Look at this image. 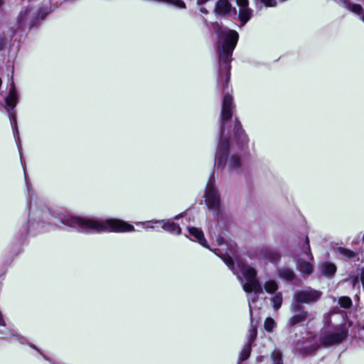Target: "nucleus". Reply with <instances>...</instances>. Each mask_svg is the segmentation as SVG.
<instances>
[{
  "label": "nucleus",
  "mask_w": 364,
  "mask_h": 364,
  "mask_svg": "<svg viewBox=\"0 0 364 364\" xmlns=\"http://www.w3.org/2000/svg\"><path fill=\"white\" fill-rule=\"evenodd\" d=\"M216 33L219 54L217 87L224 92V96L219 119V142L215 153V164L218 168H227L231 173H238L241 168L240 156L235 154L230 156L229 154L230 133L232 132L234 139L240 146L248 143V137L240 122L237 118L232 119L235 105L232 96L230 93L232 89L229 87L232 55L237 43L239 35L235 31L219 26Z\"/></svg>",
  "instance_id": "nucleus-1"
},
{
  "label": "nucleus",
  "mask_w": 364,
  "mask_h": 364,
  "mask_svg": "<svg viewBox=\"0 0 364 364\" xmlns=\"http://www.w3.org/2000/svg\"><path fill=\"white\" fill-rule=\"evenodd\" d=\"M28 196L27 205L29 208L28 225L24 226V233L29 231L41 232L57 225L55 220L63 225L73 228L80 232L94 234L102 232H134V227L124 220L115 218H101L96 217H80L72 214L51 211L46 204L37 197L31 188L25 176Z\"/></svg>",
  "instance_id": "nucleus-2"
},
{
  "label": "nucleus",
  "mask_w": 364,
  "mask_h": 364,
  "mask_svg": "<svg viewBox=\"0 0 364 364\" xmlns=\"http://www.w3.org/2000/svg\"><path fill=\"white\" fill-rule=\"evenodd\" d=\"M187 230L189 235L194 239L192 240L197 241L203 247L209 249L219 256L230 269H234V262L232 257L235 256L237 252V245L232 241H225L223 237H219L217 239L218 247H210L204 237L203 231L195 227H188Z\"/></svg>",
  "instance_id": "nucleus-3"
},
{
  "label": "nucleus",
  "mask_w": 364,
  "mask_h": 364,
  "mask_svg": "<svg viewBox=\"0 0 364 364\" xmlns=\"http://www.w3.org/2000/svg\"><path fill=\"white\" fill-rule=\"evenodd\" d=\"M240 272L236 273L235 268L231 269L236 274L237 279L242 285L244 291L248 295L250 313L252 316L253 304L257 301L259 295L262 293V287L256 276V270L247 264H238Z\"/></svg>",
  "instance_id": "nucleus-4"
},
{
  "label": "nucleus",
  "mask_w": 364,
  "mask_h": 364,
  "mask_svg": "<svg viewBox=\"0 0 364 364\" xmlns=\"http://www.w3.org/2000/svg\"><path fill=\"white\" fill-rule=\"evenodd\" d=\"M299 249L295 250L293 257L297 269L303 274L309 276L314 270L312 264L314 257L311 251L309 237L306 236L304 240H301L299 242Z\"/></svg>",
  "instance_id": "nucleus-5"
},
{
  "label": "nucleus",
  "mask_w": 364,
  "mask_h": 364,
  "mask_svg": "<svg viewBox=\"0 0 364 364\" xmlns=\"http://www.w3.org/2000/svg\"><path fill=\"white\" fill-rule=\"evenodd\" d=\"M204 198L208 208L217 216H220L221 214V199L219 191L215 185L214 173L211 174L207 183Z\"/></svg>",
  "instance_id": "nucleus-6"
},
{
  "label": "nucleus",
  "mask_w": 364,
  "mask_h": 364,
  "mask_svg": "<svg viewBox=\"0 0 364 364\" xmlns=\"http://www.w3.org/2000/svg\"><path fill=\"white\" fill-rule=\"evenodd\" d=\"M18 95L16 90L15 85L12 82L9 89V95L5 98V108L9 114L11 127L14 132V135L16 139L19 152H21V146L18 144V141L19 140V134L17 129V121L16 117L14 112L15 107L18 103Z\"/></svg>",
  "instance_id": "nucleus-7"
},
{
  "label": "nucleus",
  "mask_w": 364,
  "mask_h": 364,
  "mask_svg": "<svg viewBox=\"0 0 364 364\" xmlns=\"http://www.w3.org/2000/svg\"><path fill=\"white\" fill-rule=\"evenodd\" d=\"M48 13V11L41 9L36 16L33 17L31 14L29 8L23 9L17 17L18 28L23 29L26 27H33L37 23L38 18L43 20Z\"/></svg>",
  "instance_id": "nucleus-8"
},
{
  "label": "nucleus",
  "mask_w": 364,
  "mask_h": 364,
  "mask_svg": "<svg viewBox=\"0 0 364 364\" xmlns=\"http://www.w3.org/2000/svg\"><path fill=\"white\" fill-rule=\"evenodd\" d=\"M348 336V329L345 326L333 331L324 332L320 337L322 345L330 346L341 343Z\"/></svg>",
  "instance_id": "nucleus-9"
},
{
  "label": "nucleus",
  "mask_w": 364,
  "mask_h": 364,
  "mask_svg": "<svg viewBox=\"0 0 364 364\" xmlns=\"http://www.w3.org/2000/svg\"><path fill=\"white\" fill-rule=\"evenodd\" d=\"M291 311L294 315L289 318L288 325L294 326L297 324H301L307 321H310L314 317L312 314L304 310L302 304L298 303H292L291 306Z\"/></svg>",
  "instance_id": "nucleus-10"
},
{
  "label": "nucleus",
  "mask_w": 364,
  "mask_h": 364,
  "mask_svg": "<svg viewBox=\"0 0 364 364\" xmlns=\"http://www.w3.org/2000/svg\"><path fill=\"white\" fill-rule=\"evenodd\" d=\"M322 293L320 291L315 290L310 287L298 290L294 294L293 303L298 304H311L317 301L321 296Z\"/></svg>",
  "instance_id": "nucleus-11"
},
{
  "label": "nucleus",
  "mask_w": 364,
  "mask_h": 364,
  "mask_svg": "<svg viewBox=\"0 0 364 364\" xmlns=\"http://www.w3.org/2000/svg\"><path fill=\"white\" fill-rule=\"evenodd\" d=\"M319 345L311 333H307L306 337L299 340L296 346V351L302 355L311 354L318 348Z\"/></svg>",
  "instance_id": "nucleus-12"
},
{
  "label": "nucleus",
  "mask_w": 364,
  "mask_h": 364,
  "mask_svg": "<svg viewBox=\"0 0 364 364\" xmlns=\"http://www.w3.org/2000/svg\"><path fill=\"white\" fill-rule=\"evenodd\" d=\"M186 213H180L176 215L173 219H167V220H159L157 223H159L161 228L172 235H179L181 234V228L180 225L175 223L173 220H178L179 218L184 217Z\"/></svg>",
  "instance_id": "nucleus-13"
},
{
  "label": "nucleus",
  "mask_w": 364,
  "mask_h": 364,
  "mask_svg": "<svg viewBox=\"0 0 364 364\" xmlns=\"http://www.w3.org/2000/svg\"><path fill=\"white\" fill-rule=\"evenodd\" d=\"M240 8L239 18L244 26L252 16V10L248 7V0H236Z\"/></svg>",
  "instance_id": "nucleus-14"
},
{
  "label": "nucleus",
  "mask_w": 364,
  "mask_h": 364,
  "mask_svg": "<svg viewBox=\"0 0 364 364\" xmlns=\"http://www.w3.org/2000/svg\"><path fill=\"white\" fill-rule=\"evenodd\" d=\"M214 12L216 15L226 16L232 13L237 14L235 8H232L230 3L228 0H219L215 5Z\"/></svg>",
  "instance_id": "nucleus-15"
},
{
  "label": "nucleus",
  "mask_w": 364,
  "mask_h": 364,
  "mask_svg": "<svg viewBox=\"0 0 364 364\" xmlns=\"http://www.w3.org/2000/svg\"><path fill=\"white\" fill-rule=\"evenodd\" d=\"M262 256L271 262H277L280 258L279 252L274 248L266 247L261 250Z\"/></svg>",
  "instance_id": "nucleus-16"
},
{
  "label": "nucleus",
  "mask_w": 364,
  "mask_h": 364,
  "mask_svg": "<svg viewBox=\"0 0 364 364\" xmlns=\"http://www.w3.org/2000/svg\"><path fill=\"white\" fill-rule=\"evenodd\" d=\"M348 280L353 287H355L360 282L364 289V266L361 268H358L355 273L350 274Z\"/></svg>",
  "instance_id": "nucleus-17"
},
{
  "label": "nucleus",
  "mask_w": 364,
  "mask_h": 364,
  "mask_svg": "<svg viewBox=\"0 0 364 364\" xmlns=\"http://www.w3.org/2000/svg\"><path fill=\"white\" fill-rule=\"evenodd\" d=\"M319 269L324 276L330 277L335 274L336 267L331 262H324L319 264Z\"/></svg>",
  "instance_id": "nucleus-18"
},
{
  "label": "nucleus",
  "mask_w": 364,
  "mask_h": 364,
  "mask_svg": "<svg viewBox=\"0 0 364 364\" xmlns=\"http://www.w3.org/2000/svg\"><path fill=\"white\" fill-rule=\"evenodd\" d=\"M277 274L279 278L289 282L293 281L296 278L295 272L289 267L278 268Z\"/></svg>",
  "instance_id": "nucleus-19"
},
{
  "label": "nucleus",
  "mask_w": 364,
  "mask_h": 364,
  "mask_svg": "<svg viewBox=\"0 0 364 364\" xmlns=\"http://www.w3.org/2000/svg\"><path fill=\"white\" fill-rule=\"evenodd\" d=\"M264 289L268 294L277 293L278 284L276 281L270 279L264 284Z\"/></svg>",
  "instance_id": "nucleus-20"
},
{
  "label": "nucleus",
  "mask_w": 364,
  "mask_h": 364,
  "mask_svg": "<svg viewBox=\"0 0 364 364\" xmlns=\"http://www.w3.org/2000/svg\"><path fill=\"white\" fill-rule=\"evenodd\" d=\"M273 294L274 295L271 299L273 308L274 310H278L281 307L283 302L282 294L281 292H277Z\"/></svg>",
  "instance_id": "nucleus-21"
},
{
  "label": "nucleus",
  "mask_w": 364,
  "mask_h": 364,
  "mask_svg": "<svg viewBox=\"0 0 364 364\" xmlns=\"http://www.w3.org/2000/svg\"><path fill=\"white\" fill-rule=\"evenodd\" d=\"M251 345L250 343H245L241 350V353L240 354L239 357V362H242L246 360L251 353Z\"/></svg>",
  "instance_id": "nucleus-22"
},
{
  "label": "nucleus",
  "mask_w": 364,
  "mask_h": 364,
  "mask_svg": "<svg viewBox=\"0 0 364 364\" xmlns=\"http://www.w3.org/2000/svg\"><path fill=\"white\" fill-rule=\"evenodd\" d=\"M337 252L339 255L342 256L344 259H350L355 257V253L346 248L344 247H338L337 249Z\"/></svg>",
  "instance_id": "nucleus-23"
},
{
  "label": "nucleus",
  "mask_w": 364,
  "mask_h": 364,
  "mask_svg": "<svg viewBox=\"0 0 364 364\" xmlns=\"http://www.w3.org/2000/svg\"><path fill=\"white\" fill-rule=\"evenodd\" d=\"M159 223L157 220H148L142 223V226L145 229H155L156 231H159Z\"/></svg>",
  "instance_id": "nucleus-24"
},
{
  "label": "nucleus",
  "mask_w": 364,
  "mask_h": 364,
  "mask_svg": "<svg viewBox=\"0 0 364 364\" xmlns=\"http://www.w3.org/2000/svg\"><path fill=\"white\" fill-rule=\"evenodd\" d=\"M257 337V328L255 326L251 324V328L248 331L247 342L246 343L252 344Z\"/></svg>",
  "instance_id": "nucleus-25"
},
{
  "label": "nucleus",
  "mask_w": 364,
  "mask_h": 364,
  "mask_svg": "<svg viewBox=\"0 0 364 364\" xmlns=\"http://www.w3.org/2000/svg\"><path fill=\"white\" fill-rule=\"evenodd\" d=\"M272 364H283L282 353L278 350H274L272 353Z\"/></svg>",
  "instance_id": "nucleus-26"
},
{
  "label": "nucleus",
  "mask_w": 364,
  "mask_h": 364,
  "mask_svg": "<svg viewBox=\"0 0 364 364\" xmlns=\"http://www.w3.org/2000/svg\"><path fill=\"white\" fill-rule=\"evenodd\" d=\"M340 306L345 309H348L352 305V301L348 296H341L338 300Z\"/></svg>",
  "instance_id": "nucleus-27"
},
{
  "label": "nucleus",
  "mask_w": 364,
  "mask_h": 364,
  "mask_svg": "<svg viewBox=\"0 0 364 364\" xmlns=\"http://www.w3.org/2000/svg\"><path fill=\"white\" fill-rule=\"evenodd\" d=\"M275 326L276 323L273 318L269 317L265 320L264 327L267 331L272 332Z\"/></svg>",
  "instance_id": "nucleus-28"
},
{
  "label": "nucleus",
  "mask_w": 364,
  "mask_h": 364,
  "mask_svg": "<svg viewBox=\"0 0 364 364\" xmlns=\"http://www.w3.org/2000/svg\"><path fill=\"white\" fill-rule=\"evenodd\" d=\"M32 348L36 350L42 356L43 358L46 360H48L50 363L52 364H58L56 362H55L54 360L50 359L48 356H46V355H44L36 346L33 345V344H30V343H28Z\"/></svg>",
  "instance_id": "nucleus-29"
},
{
  "label": "nucleus",
  "mask_w": 364,
  "mask_h": 364,
  "mask_svg": "<svg viewBox=\"0 0 364 364\" xmlns=\"http://www.w3.org/2000/svg\"><path fill=\"white\" fill-rule=\"evenodd\" d=\"M209 0H197V4L200 6V11L205 14H208V11L204 7H203V5L205 4Z\"/></svg>",
  "instance_id": "nucleus-30"
},
{
  "label": "nucleus",
  "mask_w": 364,
  "mask_h": 364,
  "mask_svg": "<svg viewBox=\"0 0 364 364\" xmlns=\"http://www.w3.org/2000/svg\"><path fill=\"white\" fill-rule=\"evenodd\" d=\"M11 335H12V336L16 337L17 341H18L21 343H22V344L27 343L26 338H24L22 336H20L15 331H14V332L12 333Z\"/></svg>",
  "instance_id": "nucleus-31"
},
{
  "label": "nucleus",
  "mask_w": 364,
  "mask_h": 364,
  "mask_svg": "<svg viewBox=\"0 0 364 364\" xmlns=\"http://www.w3.org/2000/svg\"><path fill=\"white\" fill-rule=\"evenodd\" d=\"M260 1L266 6L274 7L277 6L276 0H260Z\"/></svg>",
  "instance_id": "nucleus-32"
},
{
  "label": "nucleus",
  "mask_w": 364,
  "mask_h": 364,
  "mask_svg": "<svg viewBox=\"0 0 364 364\" xmlns=\"http://www.w3.org/2000/svg\"><path fill=\"white\" fill-rule=\"evenodd\" d=\"M6 44V38L4 34H0V50H1Z\"/></svg>",
  "instance_id": "nucleus-33"
},
{
  "label": "nucleus",
  "mask_w": 364,
  "mask_h": 364,
  "mask_svg": "<svg viewBox=\"0 0 364 364\" xmlns=\"http://www.w3.org/2000/svg\"><path fill=\"white\" fill-rule=\"evenodd\" d=\"M0 326H6L4 317L1 311H0Z\"/></svg>",
  "instance_id": "nucleus-34"
},
{
  "label": "nucleus",
  "mask_w": 364,
  "mask_h": 364,
  "mask_svg": "<svg viewBox=\"0 0 364 364\" xmlns=\"http://www.w3.org/2000/svg\"><path fill=\"white\" fill-rule=\"evenodd\" d=\"M360 336L363 338V339L364 340V328H363L360 330Z\"/></svg>",
  "instance_id": "nucleus-35"
},
{
  "label": "nucleus",
  "mask_w": 364,
  "mask_h": 364,
  "mask_svg": "<svg viewBox=\"0 0 364 364\" xmlns=\"http://www.w3.org/2000/svg\"><path fill=\"white\" fill-rule=\"evenodd\" d=\"M4 4V1L3 0H0V7Z\"/></svg>",
  "instance_id": "nucleus-36"
}]
</instances>
